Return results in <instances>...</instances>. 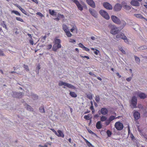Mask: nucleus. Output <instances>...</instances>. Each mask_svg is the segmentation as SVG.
<instances>
[{"instance_id":"obj_1","label":"nucleus","mask_w":147,"mask_h":147,"mask_svg":"<svg viewBox=\"0 0 147 147\" xmlns=\"http://www.w3.org/2000/svg\"><path fill=\"white\" fill-rule=\"evenodd\" d=\"M61 40L59 39L55 38L54 40V45L52 47V49L54 51H56L57 50L61 47Z\"/></svg>"},{"instance_id":"obj_2","label":"nucleus","mask_w":147,"mask_h":147,"mask_svg":"<svg viewBox=\"0 0 147 147\" xmlns=\"http://www.w3.org/2000/svg\"><path fill=\"white\" fill-rule=\"evenodd\" d=\"M137 99V98L135 96L132 97L130 103L131 105L132 109L136 108Z\"/></svg>"},{"instance_id":"obj_3","label":"nucleus","mask_w":147,"mask_h":147,"mask_svg":"<svg viewBox=\"0 0 147 147\" xmlns=\"http://www.w3.org/2000/svg\"><path fill=\"white\" fill-rule=\"evenodd\" d=\"M100 14L104 18L107 20L109 19V16L107 12L103 10H100L99 11Z\"/></svg>"},{"instance_id":"obj_4","label":"nucleus","mask_w":147,"mask_h":147,"mask_svg":"<svg viewBox=\"0 0 147 147\" xmlns=\"http://www.w3.org/2000/svg\"><path fill=\"white\" fill-rule=\"evenodd\" d=\"M115 127L117 130H121L123 129V125L122 123L119 122H117L115 123Z\"/></svg>"},{"instance_id":"obj_5","label":"nucleus","mask_w":147,"mask_h":147,"mask_svg":"<svg viewBox=\"0 0 147 147\" xmlns=\"http://www.w3.org/2000/svg\"><path fill=\"white\" fill-rule=\"evenodd\" d=\"M12 92V96L14 97L21 98L22 97L23 95L22 92Z\"/></svg>"},{"instance_id":"obj_6","label":"nucleus","mask_w":147,"mask_h":147,"mask_svg":"<svg viewBox=\"0 0 147 147\" xmlns=\"http://www.w3.org/2000/svg\"><path fill=\"white\" fill-rule=\"evenodd\" d=\"M112 20L113 22L117 24H119L120 21L117 17L115 16H111Z\"/></svg>"},{"instance_id":"obj_7","label":"nucleus","mask_w":147,"mask_h":147,"mask_svg":"<svg viewBox=\"0 0 147 147\" xmlns=\"http://www.w3.org/2000/svg\"><path fill=\"white\" fill-rule=\"evenodd\" d=\"M103 5L105 8L107 9L111 10L113 8L112 5L108 2L104 3Z\"/></svg>"},{"instance_id":"obj_8","label":"nucleus","mask_w":147,"mask_h":147,"mask_svg":"<svg viewBox=\"0 0 147 147\" xmlns=\"http://www.w3.org/2000/svg\"><path fill=\"white\" fill-rule=\"evenodd\" d=\"M119 32V30L115 26H113L111 29L110 32L113 34H115Z\"/></svg>"},{"instance_id":"obj_9","label":"nucleus","mask_w":147,"mask_h":147,"mask_svg":"<svg viewBox=\"0 0 147 147\" xmlns=\"http://www.w3.org/2000/svg\"><path fill=\"white\" fill-rule=\"evenodd\" d=\"M74 2L76 4L78 9L82 11L83 10V8L82 5L80 4L79 1L76 0H74Z\"/></svg>"},{"instance_id":"obj_10","label":"nucleus","mask_w":147,"mask_h":147,"mask_svg":"<svg viewBox=\"0 0 147 147\" xmlns=\"http://www.w3.org/2000/svg\"><path fill=\"white\" fill-rule=\"evenodd\" d=\"M135 94L138 95L141 99H144L146 97L145 94L143 92L138 93V92H136Z\"/></svg>"},{"instance_id":"obj_11","label":"nucleus","mask_w":147,"mask_h":147,"mask_svg":"<svg viewBox=\"0 0 147 147\" xmlns=\"http://www.w3.org/2000/svg\"><path fill=\"white\" fill-rule=\"evenodd\" d=\"M121 6L120 4L117 3L115 5L113 9L115 11H118L121 9Z\"/></svg>"},{"instance_id":"obj_12","label":"nucleus","mask_w":147,"mask_h":147,"mask_svg":"<svg viewBox=\"0 0 147 147\" xmlns=\"http://www.w3.org/2000/svg\"><path fill=\"white\" fill-rule=\"evenodd\" d=\"M88 4L93 8L95 7V5L94 1L92 0H86Z\"/></svg>"},{"instance_id":"obj_13","label":"nucleus","mask_w":147,"mask_h":147,"mask_svg":"<svg viewBox=\"0 0 147 147\" xmlns=\"http://www.w3.org/2000/svg\"><path fill=\"white\" fill-rule=\"evenodd\" d=\"M133 115L135 119L136 120H137L139 119L140 117V113L137 111H136L134 112Z\"/></svg>"},{"instance_id":"obj_14","label":"nucleus","mask_w":147,"mask_h":147,"mask_svg":"<svg viewBox=\"0 0 147 147\" xmlns=\"http://www.w3.org/2000/svg\"><path fill=\"white\" fill-rule=\"evenodd\" d=\"M89 11L90 13L95 18L97 17V13L94 9L90 8L89 9Z\"/></svg>"},{"instance_id":"obj_15","label":"nucleus","mask_w":147,"mask_h":147,"mask_svg":"<svg viewBox=\"0 0 147 147\" xmlns=\"http://www.w3.org/2000/svg\"><path fill=\"white\" fill-rule=\"evenodd\" d=\"M130 4L131 5L135 6H139L140 5L138 1L134 0H132L130 2Z\"/></svg>"},{"instance_id":"obj_16","label":"nucleus","mask_w":147,"mask_h":147,"mask_svg":"<svg viewBox=\"0 0 147 147\" xmlns=\"http://www.w3.org/2000/svg\"><path fill=\"white\" fill-rule=\"evenodd\" d=\"M117 38H121L123 39L124 38H126V36L122 33H120L118 34L116 36Z\"/></svg>"},{"instance_id":"obj_17","label":"nucleus","mask_w":147,"mask_h":147,"mask_svg":"<svg viewBox=\"0 0 147 147\" xmlns=\"http://www.w3.org/2000/svg\"><path fill=\"white\" fill-rule=\"evenodd\" d=\"M100 113L102 115H105L107 114L108 111L106 108H102L101 109Z\"/></svg>"},{"instance_id":"obj_18","label":"nucleus","mask_w":147,"mask_h":147,"mask_svg":"<svg viewBox=\"0 0 147 147\" xmlns=\"http://www.w3.org/2000/svg\"><path fill=\"white\" fill-rule=\"evenodd\" d=\"M56 135L59 137L64 138V136L63 132L60 130H58L57 131V134Z\"/></svg>"},{"instance_id":"obj_19","label":"nucleus","mask_w":147,"mask_h":147,"mask_svg":"<svg viewBox=\"0 0 147 147\" xmlns=\"http://www.w3.org/2000/svg\"><path fill=\"white\" fill-rule=\"evenodd\" d=\"M121 4L124 7V8L127 10H129L131 9L130 6L126 5V3L124 2H123L121 3Z\"/></svg>"},{"instance_id":"obj_20","label":"nucleus","mask_w":147,"mask_h":147,"mask_svg":"<svg viewBox=\"0 0 147 147\" xmlns=\"http://www.w3.org/2000/svg\"><path fill=\"white\" fill-rule=\"evenodd\" d=\"M96 127L97 129H100L102 128V125L101 124V121H98L96 123Z\"/></svg>"},{"instance_id":"obj_21","label":"nucleus","mask_w":147,"mask_h":147,"mask_svg":"<svg viewBox=\"0 0 147 147\" xmlns=\"http://www.w3.org/2000/svg\"><path fill=\"white\" fill-rule=\"evenodd\" d=\"M65 86L69 88L73 89H75L76 88L73 85L68 83H66Z\"/></svg>"},{"instance_id":"obj_22","label":"nucleus","mask_w":147,"mask_h":147,"mask_svg":"<svg viewBox=\"0 0 147 147\" xmlns=\"http://www.w3.org/2000/svg\"><path fill=\"white\" fill-rule=\"evenodd\" d=\"M134 16L135 17H136L137 18H140V19L144 18V19H145L146 20H147L146 19L144 18L140 14H134Z\"/></svg>"},{"instance_id":"obj_23","label":"nucleus","mask_w":147,"mask_h":147,"mask_svg":"<svg viewBox=\"0 0 147 147\" xmlns=\"http://www.w3.org/2000/svg\"><path fill=\"white\" fill-rule=\"evenodd\" d=\"M84 118L86 120H88L92 119V117H91V115L90 114H89L87 115H85Z\"/></svg>"},{"instance_id":"obj_24","label":"nucleus","mask_w":147,"mask_h":147,"mask_svg":"<svg viewBox=\"0 0 147 147\" xmlns=\"http://www.w3.org/2000/svg\"><path fill=\"white\" fill-rule=\"evenodd\" d=\"M62 29L65 32L69 30L67 26L64 24L62 25Z\"/></svg>"},{"instance_id":"obj_25","label":"nucleus","mask_w":147,"mask_h":147,"mask_svg":"<svg viewBox=\"0 0 147 147\" xmlns=\"http://www.w3.org/2000/svg\"><path fill=\"white\" fill-rule=\"evenodd\" d=\"M17 7L20 9V10L23 13H24L25 15H27V12L24 9H23L20 6L18 5L17 6Z\"/></svg>"},{"instance_id":"obj_26","label":"nucleus","mask_w":147,"mask_h":147,"mask_svg":"<svg viewBox=\"0 0 147 147\" xmlns=\"http://www.w3.org/2000/svg\"><path fill=\"white\" fill-rule=\"evenodd\" d=\"M69 94L72 97L76 98L77 96V94L73 92L70 91Z\"/></svg>"},{"instance_id":"obj_27","label":"nucleus","mask_w":147,"mask_h":147,"mask_svg":"<svg viewBox=\"0 0 147 147\" xmlns=\"http://www.w3.org/2000/svg\"><path fill=\"white\" fill-rule=\"evenodd\" d=\"M1 25L2 26L3 28H4L6 30H7L6 25L4 21H2L1 23Z\"/></svg>"},{"instance_id":"obj_28","label":"nucleus","mask_w":147,"mask_h":147,"mask_svg":"<svg viewBox=\"0 0 147 147\" xmlns=\"http://www.w3.org/2000/svg\"><path fill=\"white\" fill-rule=\"evenodd\" d=\"M66 83H65L64 82H63L62 81H60L59 83V86H61L63 85H64V86L63 87V88H65V85Z\"/></svg>"},{"instance_id":"obj_29","label":"nucleus","mask_w":147,"mask_h":147,"mask_svg":"<svg viewBox=\"0 0 147 147\" xmlns=\"http://www.w3.org/2000/svg\"><path fill=\"white\" fill-rule=\"evenodd\" d=\"M49 13L52 16H55L56 15V12H55L54 10H51V9L49 10Z\"/></svg>"},{"instance_id":"obj_30","label":"nucleus","mask_w":147,"mask_h":147,"mask_svg":"<svg viewBox=\"0 0 147 147\" xmlns=\"http://www.w3.org/2000/svg\"><path fill=\"white\" fill-rule=\"evenodd\" d=\"M84 140L87 144V145L89 147H92V145L86 139L84 138Z\"/></svg>"},{"instance_id":"obj_31","label":"nucleus","mask_w":147,"mask_h":147,"mask_svg":"<svg viewBox=\"0 0 147 147\" xmlns=\"http://www.w3.org/2000/svg\"><path fill=\"white\" fill-rule=\"evenodd\" d=\"M11 13H14L16 15H18L19 16H21L20 14L17 11L13 10L11 11Z\"/></svg>"},{"instance_id":"obj_32","label":"nucleus","mask_w":147,"mask_h":147,"mask_svg":"<svg viewBox=\"0 0 147 147\" xmlns=\"http://www.w3.org/2000/svg\"><path fill=\"white\" fill-rule=\"evenodd\" d=\"M65 32L68 37H71L72 35V34L70 32L69 30L66 31Z\"/></svg>"},{"instance_id":"obj_33","label":"nucleus","mask_w":147,"mask_h":147,"mask_svg":"<svg viewBox=\"0 0 147 147\" xmlns=\"http://www.w3.org/2000/svg\"><path fill=\"white\" fill-rule=\"evenodd\" d=\"M26 109L27 110L30 111H33V109L30 106L28 105L27 104H26Z\"/></svg>"},{"instance_id":"obj_34","label":"nucleus","mask_w":147,"mask_h":147,"mask_svg":"<svg viewBox=\"0 0 147 147\" xmlns=\"http://www.w3.org/2000/svg\"><path fill=\"white\" fill-rule=\"evenodd\" d=\"M119 24H121V26L123 27L126 25V23L125 21L123 20H121V21H120V22Z\"/></svg>"},{"instance_id":"obj_35","label":"nucleus","mask_w":147,"mask_h":147,"mask_svg":"<svg viewBox=\"0 0 147 147\" xmlns=\"http://www.w3.org/2000/svg\"><path fill=\"white\" fill-rule=\"evenodd\" d=\"M100 119V121H105L107 119V118L105 116H102L101 117Z\"/></svg>"},{"instance_id":"obj_36","label":"nucleus","mask_w":147,"mask_h":147,"mask_svg":"<svg viewBox=\"0 0 147 147\" xmlns=\"http://www.w3.org/2000/svg\"><path fill=\"white\" fill-rule=\"evenodd\" d=\"M87 97L89 99L92 100V95L91 93L87 94Z\"/></svg>"},{"instance_id":"obj_37","label":"nucleus","mask_w":147,"mask_h":147,"mask_svg":"<svg viewBox=\"0 0 147 147\" xmlns=\"http://www.w3.org/2000/svg\"><path fill=\"white\" fill-rule=\"evenodd\" d=\"M16 19L18 21H19L21 22H24L23 19L20 17H16Z\"/></svg>"},{"instance_id":"obj_38","label":"nucleus","mask_w":147,"mask_h":147,"mask_svg":"<svg viewBox=\"0 0 147 147\" xmlns=\"http://www.w3.org/2000/svg\"><path fill=\"white\" fill-rule=\"evenodd\" d=\"M95 99L97 102H98L100 101V98L98 95L96 96L95 97Z\"/></svg>"},{"instance_id":"obj_39","label":"nucleus","mask_w":147,"mask_h":147,"mask_svg":"<svg viewBox=\"0 0 147 147\" xmlns=\"http://www.w3.org/2000/svg\"><path fill=\"white\" fill-rule=\"evenodd\" d=\"M135 60L137 63H139L140 62V59L139 58L137 57L134 56Z\"/></svg>"},{"instance_id":"obj_40","label":"nucleus","mask_w":147,"mask_h":147,"mask_svg":"<svg viewBox=\"0 0 147 147\" xmlns=\"http://www.w3.org/2000/svg\"><path fill=\"white\" fill-rule=\"evenodd\" d=\"M39 111L41 113H44L45 112L44 109L43 107H40L39 108Z\"/></svg>"},{"instance_id":"obj_41","label":"nucleus","mask_w":147,"mask_h":147,"mask_svg":"<svg viewBox=\"0 0 147 147\" xmlns=\"http://www.w3.org/2000/svg\"><path fill=\"white\" fill-rule=\"evenodd\" d=\"M47 38V36L46 35H45L44 36H42L41 37V41L42 42H44V41Z\"/></svg>"},{"instance_id":"obj_42","label":"nucleus","mask_w":147,"mask_h":147,"mask_svg":"<svg viewBox=\"0 0 147 147\" xmlns=\"http://www.w3.org/2000/svg\"><path fill=\"white\" fill-rule=\"evenodd\" d=\"M107 134L108 137H110L112 134L111 132L109 130L107 131Z\"/></svg>"},{"instance_id":"obj_43","label":"nucleus","mask_w":147,"mask_h":147,"mask_svg":"<svg viewBox=\"0 0 147 147\" xmlns=\"http://www.w3.org/2000/svg\"><path fill=\"white\" fill-rule=\"evenodd\" d=\"M115 118V117L113 116H111L109 118V119L110 121H112L113 120H114Z\"/></svg>"},{"instance_id":"obj_44","label":"nucleus","mask_w":147,"mask_h":147,"mask_svg":"<svg viewBox=\"0 0 147 147\" xmlns=\"http://www.w3.org/2000/svg\"><path fill=\"white\" fill-rule=\"evenodd\" d=\"M105 121H106L105 122V124L106 125H109L111 121H110L109 119L106 120Z\"/></svg>"},{"instance_id":"obj_45","label":"nucleus","mask_w":147,"mask_h":147,"mask_svg":"<svg viewBox=\"0 0 147 147\" xmlns=\"http://www.w3.org/2000/svg\"><path fill=\"white\" fill-rule=\"evenodd\" d=\"M23 66L24 67L26 70L27 71H29V69L28 65L24 64Z\"/></svg>"},{"instance_id":"obj_46","label":"nucleus","mask_w":147,"mask_h":147,"mask_svg":"<svg viewBox=\"0 0 147 147\" xmlns=\"http://www.w3.org/2000/svg\"><path fill=\"white\" fill-rule=\"evenodd\" d=\"M140 135L142 136H143L147 140V138L146 137V134L145 133L142 132H140Z\"/></svg>"},{"instance_id":"obj_47","label":"nucleus","mask_w":147,"mask_h":147,"mask_svg":"<svg viewBox=\"0 0 147 147\" xmlns=\"http://www.w3.org/2000/svg\"><path fill=\"white\" fill-rule=\"evenodd\" d=\"M57 17L59 18L60 19V18H64V17L63 15L60 14H58Z\"/></svg>"},{"instance_id":"obj_48","label":"nucleus","mask_w":147,"mask_h":147,"mask_svg":"<svg viewBox=\"0 0 147 147\" xmlns=\"http://www.w3.org/2000/svg\"><path fill=\"white\" fill-rule=\"evenodd\" d=\"M78 46L80 47L83 49L84 46L81 43H80L78 44Z\"/></svg>"},{"instance_id":"obj_49","label":"nucleus","mask_w":147,"mask_h":147,"mask_svg":"<svg viewBox=\"0 0 147 147\" xmlns=\"http://www.w3.org/2000/svg\"><path fill=\"white\" fill-rule=\"evenodd\" d=\"M119 50L121 51L123 54H125V51L121 47L119 49Z\"/></svg>"},{"instance_id":"obj_50","label":"nucleus","mask_w":147,"mask_h":147,"mask_svg":"<svg viewBox=\"0 0 147 147\" xmlns=\"http://www.w3.org/2000/svg\"><path fill=\"white\" fill-rule=\"evenodd\" d=\"M130 137L132 140H134L135 139V137L132 133L130 134Z\"/></svg>"},{"instance_id":"obj_51","label":"nucleus","mask_w":147,"mask_h":147,"mask_svg":"<svg viewBox=\"0 0 147 147\" xmlns=\"http://www.w3.org/2000/svg\"><path fill=\"white\" fill-rule=\"evenodd\" d=\"M123 40H124V42L125 43H126L127 44L129 43V41H128V40L126 36V38H124Z\"/></svg>"},{"instance_id":"obj_52","label":"nucleus","mask_w":147,"mask_h":147,"mask_svg":"<svg viewBox=\"0 0 147 147\" xmlns=\"http://www.w3.org/2000/svg\"><path fill=\"white\" fill-rule=\"evenodd\" d=\"M52 46L51 45H49L47 46V49L49 50L51 48Z\"/></svg>"},{"instance_id":"obj_53","label":"nucleus","mask_w":147,"mask_h":147,"mask_svg":"<svg viewBox=\"0 0 147 147\" xmlns=\"http://www.w3.org/2000/svg\"><path fill=\"white\" fill-rule=\"evenodd\" d=\"M83 49V50L86 51H90V49L86 47L85 46L84 47Z\"/></svg>"},{"instance_id":"obj_54","label":"nucleus","mask_w":147,"mask_h":147,"mask_svg":"<svg viewBox=\"0 0 147 147\" xmlns=\"http://www.w3.org/2000/svg\"><path fill=\"white\" fill-rule=\"evenodd\" d=\"M36 14L39 15L41 17H43V15L40 12H38L36 13Z\"/></svg>"},{"instance_id":"obj_55","label":"nucleus","mask_w":147,"mask_h":147,"mask_svg":"<svg viewBox=\"0 0 147 147\" xmlns=\"http://www.w3.org/2000/svg\"><path fill=\"white\" fill-rule=\"evenodd\" d=\"M69 42H72V43L76 42V41H75V40L73 39H71V38L69 39Z\"/></svg>"},{"instance_id":"obj_56","label":"nucleus","mask_w":147,"mask_h":147,"mask_svg":"<svg viewBox=\"0 0 147 147\" xmlns=\"http://www.w3.org/2000/svg\"><path fill=\"white\" fill-rule=\"evenodd\" d=\"M95 50L96 51L94 52V53L95 55H98V53L99 52V51L97 49H95Z\"/></svg>"},{"instance_id":"obj_57","label":"nucleus","mask_w":147,"mask_h":147,"mask_svg":"<svg viewBox=\"0 0 147 147\" xmlns=\"http://www.w3.org/2000/svg\"><path fill=\"white\" fill-rule=\"evenodd\" d=\"M76 27V26H73L72 27V28H71L70 29V31L71 32H73V31L74 30H75V29Z\"/></svg>"},{"instance_id":"obj_58","label":"nucleus","mask_w":147,"mask_h":147,"mask_svg":"<svg viewBox=\"0 0 147 147\" xmlns=\"http://www.w3.org/2000/svg\"><path fill=\"white\" fill-rule=\"evenodd\" d=\"M80 56L82 57H83V58H86V59H89V57L88 56H82V55H80Z\"/></svg>"},{"instance_id":"obj_59","label":"nucleus","mask_w":147,"mask_h":147,"mask_svg":"<svg viewBox=\"0 0 147 147\" xmlns=\"http://www.w3.org/2000/svg\"><path fill=\"white\" fill-rule=\"evenodd\" d=\"M51 129L55 134H57V132L53 129Z\"/></svg>"},{"instance_id":"obj_60","label":"nucleus","mask_w":147,"mask_h":147,"mask_svg":"<svg viewBox=\"0 0 147 147\" xmlns=\"http://www.w3.org/2000/svg\"><path fill=\"white\" fill-rule=\"evenodd\" d=\"M132 79L131 77H129L126 79V80L128 82L130 81Z\"/></svg>"},{"instance_id":"obj_61","label":"nucleus","mask_w":147,"mask_h":147,"mask_svg":"<svg viewBox=\"0 0 147 147\" xmlns=\"http://www.w3.org/2000/svg\"><path fill=\"white\" fill-rule=\"evenodd\" d=\"M0 55L1 56H4V54L3 53V51L1 50H0Z\"/></svg>"},{"instance_id":"obj_62","label":"nucleus","mask_w":147,"mask_h":147,"mask_svg":"<svg viewBox=\"0 0 147 147\" xmlns=\"http://www.w3.org/2000/svg\"><path fill=\"white\" fill-rule=\"evenodd\" d=\"M29 42H30V43L31 45H33L34 42H33V40H32L31 39V40H30Z\"/></svg>"},{"instance_id":"obj_63","label":"nucleus","mask_w":147,"mask_h":147,"mask_svg":"<svg viewBox=\"0 0 147 147\" xmlns=\"http://www.w3.org/2000/svg\"><path fill=\"white\" fill-rule=\"evenodd\" d=\"M88 132L91 134H94V133L90 129H88Z\"/></svg>"},{"instance_id":"obj_64","label":"nucleus","mask_w":147,"mask_h":147,"mask_svg":"<svg viewBox=\"0 0 147 147\" xmlns=\"http://www.w3.org/2000/svg\"><path fill=\"white\" fill-rule=\"evenodd\" d=\"M89 74L91 76H94V77H96V75L94 74L93 73H92V72H89Z\"/></svg>"}]
</instances>
